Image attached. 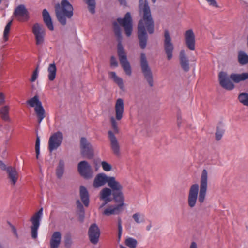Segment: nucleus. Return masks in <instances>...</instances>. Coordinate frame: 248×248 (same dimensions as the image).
<instances>
[{
	"label": "nucleus",
	"mask_w": 248,
	"mask_h": 248,
	"mask_svg": "<svg viewBox=\"0 0 248 248\" xmlns=\"http://www.w3.org/2000/svg\"><path fill=\"white\" fill-rule=\"evenodd\" d=\"M182 122V118L178 116L177 117V125L178 127H180L181 125V124Z\"/></svg>",
	"instance_id": "50"
},
{
	"label": "nucleus",
	"mask_w": 248,
	"mask_h": 248,
	"mask_svg": "<svg viewBox=\"0 0 248 248\" xmlns=\"http://www.w3.org/2000/svg\"><path fill=\"white\" fill-rule=\"evenodd\" d=\"M238 60L241 65H245L248 63V55L243 51H240L238 55Z\"/></svg>",
	"instance_id": "32"
},
{
	"label": "nucleus",
	"mask_w": 248,
	"mask_h": 248,
	"mask_svg": "<svg viewBox=\"0 0 248 248\" xmlns=\"http://www.w3.org/2000/svg\"><path fill=\"white\" fill-rule=\"evenodd\" d=\"M7 172L8 178L10 180L13 185H15L18 180V173L16 169L12 167H8L7 169Z\"/></svg>",
	"instance_id": "28"
},
{
	"label": "nucleus",
	"mask_w": 248,
	"mask_h": 248,
	"mask_svg": "<svg viewBox=\"0 0 248 248\" xmlns=\"http://www.w3.org/2000/svg\"><path fill=\"white\" fill-rule=\"evenodd\" d=\"M218 80L220 85L224 89L230 91L234 88V84L226 72H220L218 75Z\"/></svg>",
	"instance_id": "15"
},
{
	"label": "nucleus",
	"mask_w": 248,
	"mask_h": 248,
	"mask_svg": "<svg viewBox=\"0 0 248 248\" xmlns=\"http://www.w3.org/2000/svg\"><path fill=\"white\" fill-rule=\"evenodd\" d=\"M115 118L112 116L110 118V121L113 131L109 130L108 132V137L110 142V147L113 154L116 156L120 155V146L119 142L115 136V134L119 133L117 121H120L124 112V103L122 98H118L115 105Z\"/></svg>",
	"instance_id": "3"
},
{
	"label": "nucleus",
	"mask_w": 248,
	"mask_h": 248,
	"mask_svg": "<svg viewBox=\"0 0 248 248\" xmlns=\"http://www.w3.org/2000/svg\"><path fill=\"white\" fill-rule=\"evenodd\" d=\"M14 14L19 21L25 22L29 18V12L23 4L18 5L15 9Z\"/></svg>",
	"instance_id": "17"
},
{
	"label": "nucleus",
	"mask_w": 248,
	"mask_h": 248,
	"mask_svg": "<svg viewBox=\"0 0 248 248\" xmlns=\"http://www.w3.org/2000/svg\"><path fill=\"white\" fill-rule=\"evenodd\" d=\"M108 186L112 191L114 201L116 202H124V197L122 192L123 186L114 177L109 176Z\"/></svg>",
	"instance_id": "6"
},
{
	"label": "nucleus",
	"mask_w": 248,
	"mask_h": 248,
	"mask_svg": "<svg viewBox=\"0 0 248 248\" xmlns=\"http://www.w3.org/2000/svg\"><path fill=\"white\" fill-rule=\"evenodd\" d=\"M76 205H77V208L81 213V215H80V216H81V221H83V219L84 218V210L83 206L81 202H80V201L79 200L77 201Z\"/></svg>",
	"instance_id": "40"
},
{
	"label": "nucleus",
	"mask_w": 248,
	"mask_h": 248,
	"mask_svg": "<svg viewBox=\"0 0 248 248\" xmlns=\"http://www.w3.org/2000/svg\"><path fill=\"white\" fill-rule=\"evenodd\" d=\"M151 225L148 226L147 227V230L148 231H149V230H150V229H151Z\"/></svg>",
	"instance_id": "54"
},
{
	"label": "nucleus",
	"mask_w": 248,
	"mask_h": 248,
	"mask_svg": "<svg viewBox=\"0 0 248 248\" xmlns=\"http://www.w3.org/2000/svg\"><path fill=\"white\" fill-rule=\"evenodd\" d=\"M151 0L153 2V3H155L156 1V0Z\"/></svg>",
	"instance_id": "55"
},
{
	"label": "nucleus",
	"mask_w": 248,
	"mask_h": 248,
	"mask_svg": "<svg viewBox=\"0 0 248 248\" xmlns=\"http://www.w3.org/2000/svg\"><path fill=\"white\" fill-rule=\"evenodd\" d=\"M40 138L37 135V138H36V142H35V152H36V157L37 159L39 158V155L40 154Z\"/></svg>",
	"instance_id": "41"
},
{
	"label": "nucleus",
	"mask_w": 248,
	"mask_h": 248,
	"mask_svg": "<svg viewBox=\"0 0 248 248\" xmlns=\"http://www.w3.org/2000/svg\"><path fill=\"white\" fill-rule=\"evenodd\" d=\"M64 168V162L63 160H61L59 161V165L56 169V174L58 178L61 177L63 173Z\"/></svg>",
	"instance_id": "34"
},
{
	"label": "nucleus",
	"mask_w": 248,
	"mask_h": 248,
	"mask_svg": "<svg viewBox=\"0 0 248 248\" xmlns=\"http://www.w3.org/2000/svg\"><path fill=\"white\" fill-rule=\"evenodd\" d=\"M119 1H120V2L121 4H124V5L125 4L126 2H125V0H119Z\"/></svg>",
	"instance_id": "53"
},
{
	"label": "nucleus",
	"mask_w": 248,
	"mask_h": 248,
	"mask_svg": "<svg viewBox=\"0 0 248 248\" xmlns=\"http://www.w3.org/2000/svg\"><path fill=\"white\" fill-rule=\"evenodd\" d=\"M140 14H142V18L138 24V36L141 49H144L147 45V33L152 34L154 31V22L152 18L150 7L147 0H140L139 2Z\"/></svg>",
	"instance_id": "1"
},
{
	"label": "nucleus",
	"mask_w": 248,
	"mask_h": 248,
	"mask_svg": "<svg viewBox=\"0 0 248 248\" xmlns=\"http://www.w3.org/2000/svg\"><path fill=\"white\" fill-rule=\"evenodd\" d=\"M63 140L62 133L58 131L52 134L48 140V150L51 152L56 150L61 144Z\"/></svg>",
	"instance_id": "12"
},
{
	"label": "nucleus",
	"mask_w": 248,
	"mask_h": 248,
	"mask_svg": "<svg viewBox=\"0 0 248 248\" xmlns=\"http://www.w3.org/2000/svg\"><path fill=\"white\" fill-rule=\"evenodd\" d=\"M72 244V240L70 235H67L64 238V245L66 248H70Z\"/></svg>",
	"instance_id": "42"
},
{
	"label": "nucleus",
	"mask_w": 248,
	"mask_h": 248,
	"mask_svg": "<svg viewBox=\"0 0 248 248\" xmlns=\"http://www.w3.org/2000/svg\"><path fill=\"white\" fill-rule=\"evenodd\" d=\"M164 50L167 55V59L169 60H171L173 57V51L174 46L171 42V38L169 32L166 30L164 32Z\"/></svg>",
	"instance_id": "14"
},
{
	"label": "nucleus",
	"mask_w": 248,
	"mask_h": 248,
	"mask_svg": "<svg viewBox=\"0 0 248 248\" xmlns=\"http://www.w3.org/2000/svg\"><path fill=\"white\" fill-rule=\"evenodd\" d=\"M27 104L31 107L34 108V111L36 114L38 122L40 123L46 117L45 110L42 106V102L39 100L37 95H35L32 98L27 101Z\"/></svg>",
	"instance_id": "7"
},
{
	"label": "nucleus",
	"mask_w": 248,
	"mask_h": 248,
	"mask_svg": "<svg viewBox=\"0 0 248 248\" xmlns=\"http://www.w3.org/2000/svg\"><path fill=\"white\" fill-rule=\"evenodd\" d=\"M189 248H198L196 243L192 242L189 246Z\"/></svg>",
	"instance_id": "51"
},
{
	"label": "nucleus",
	"mask_w": 248,
	"mask_h": 248,
	"mask_svg": "<svg viewBox=\"0 0 248 248\" xmlns=\"http://www.w3.org/2000/svg\"><path fill=\"white\" fill-rule=\"evenodd\" d=\"M208 188V171L203 169L202 172L200 186L198 184H194L189 188L187 203L189 207L195 206L197 200L200 203H202L205 200Z\"/></svg>",
	"instance_id": "2"
},
{
	"label": "nucleus",
	"mask_w": 248,
	"mask_h": 248,
	"mask_svg": "<svg viewBox=\"0 0 248 248\" xmlns=\"http://www.w3.org/2000/svg\"><path fill=\"white\" fill-rule=\"evenodd\" d=\"M230 78L233 82L235 83H238L248 79V73H242L241 74L232 73L230 75Z\"/></svg>",
	"instance_id": "27"
},
{
	"label": "nucleus",
	"mask_w": 248,
	"mask_h": 248,
	"mask_svg": "<svg viewBox=\"0 0 248 248\" xmlns=\"http://www.w3.org/2000/svg\"><path fill=\"white\" fill-rule=\"evenodd\" d=\"M101 166L103 169L106 171H109L112 169L111 165L106 161H102Z\"/></svg>",
	"instance_id": "43"
},
{
	"label": "nucleus",
	"mask_w": 248,
	"mask_h": 248,
	"mask_svg": "<svg viewBox=\"0 0 248 248\" xmlns=\"http://www.w3.org/2000/svg\"><path fill=\"white\" fill-rule=\"evenodd\" d=\"M121 248H125V247H124V246H121Z\"/></svg>",
	"instance_id": "56"
},
{
	"label": "nucleus",
	"mask_w": 248,
	"mask_h": 248,
	"mask_svg": "<svg viewBox=\"0 0 248 248\" xmlns=\"http://www.w3.org/2000/svg\"><path fill=\"white\" fill-rule=\"evenodd\" d=\"M0 168L1 170H6L7 171L8 167H6V165L2 161H0Z\"/></svg>",
	"instance_id": "49"
},
{
	"label": "nucleus",
	"mask_w": 248,
	"mask_h": 248,
	"mask_svg": "<svg viewBox=\"0 0 248 248\" xmlns=\"http://www.w3.org/2000/svg\"><path fill=\"white\" fill-rule=\"evenodd\" d=\"M78 171L84 178L89 179L92 177L93 171L91 166L86 161H82L78 164Z\"/></svg>",
	"instance_id": "16"
},
{
	"label": "nucleus",
	"mask_w": 248,
	"mask_h": 248,
	"mask_svg": "<svg viewBox=\"0 0 248 248\" xmlns=\"http://www.w3.org/2000/svg\"><path fill=\"white\" fill-rule=\"evenodd\" d=\"M9 111L10 107L8 106H4L0 108V117L3 121L8 122L11 121Z\"/></svg>",
	"instance_id": "29"
},
{
	"label": "nucleus",
	"mask_w": 248,
	"mask_h": 248,
	"mask_svg": "<svg viewBox=\"0 0 248 248\" xmlns=\"http://www.w3.org/2000/svg\"><path fill=\"white\" fill-rule=\"evenodd\" d=\"M5 102V97L3 93H0V105Z\"/></svg>",
	"instance_id": "48"
},
{
	"label": "nucleus",
	"mask_w": 248,
	"mask_h": 248,
	"mask_svg": "<svg viewBox=\"0 0 248 248\" xmlns=\"http://www.w3.org/2000/svg\"><path fill=\"white\" fill-rule=\"evenodd\" d=\"M209 4L210 5L215 7H218V6L215 0H206Z\"/></svg>",
	"instance_id": "47"
},
{
	"label": "nucleus",
	"mask_w": 248,
	"mask_h": 248,
	"mask_svg": "<svg viewBox=\"0 0 248 248\" xmlns=\"http://www.w3.org/2000/svg\"><path fill=\"white\" fill-rule=\"evenodd\" d=\"M132 218L138 224L143 223L144 222V216L143 214H140L139 213H136L133 215Z\"/></svg>",
	"instance_id": "35"
},
{
	"label": "nucleus",
	"mask_w": 248,
	"mask_h": 248,
	"mask_svg": "<svg viewBox=\"0 0 248 248\" xmlns=\"http://www.w3.org/2000/svg\"><path fill=\"white\" fill-rule=\"evenodd\" d=\"M62 235L60 232L56 231L52 234L50 240V248H58L61 241Z\"/></svg>",
	"instance_id": "23"
},
{
	"label": "nucleus",
	"mask_w": 248,
	"mask_h": 248,
	"mask_svg": "<svg viewBox=\"0 0 248 248\" xmlns=\"http://www.w3.org/2000/svg\"><path fill=\"white\" fill-rule=\"evenodd\" d=\"M88 5L89 10L92 14L95 13V0H84Z\"/></svg>",
	"instance_id": "38"
},
{
	"label": "nucleus",
	"mask_w": 248,
	"mask_h": 248,
	"mask_svg": "<svg viewBox=\"0 0 248 248\" xmlns=\"http://www.w3.org/2000/svg\"><path fill=\"white\" fill-rule=\"evenodd\" d=\"M179 59L180 64L183 70L185 72H188L189 70V62L185 50H182L180 52Z\"/></svg>",
	"instance_id": "21"
},
{
	"label": "nucleus",
	"mask_w": 248,
	"mask_h": 248,
	"mask_svg": "<svg viewBox=\"0 0 248 248\" xmlns=\"http://www.w3.org/2000/svg\"><path fill=\"white\" fill-rule=\"evenodd\" d=\"M125 244L130 248H136L137 245V241L134 238L128 237L126 239Z\"/></svg>",
	"instance_id": "36"
},
{
	"label": "nucleus",
	"mask_w": 248,
	"mask_h": 248,
	"mask_svg": "<svg viewBox=\"0 0 248 248\" xmlns=\"http://www.w3.org/2000/svg\"><path fill=\"white\" fill-rule=\"evenodd\" d=\"M109 75L113 79L114 81L117 84L120 88L123 89L124 86L122 78L118 77L115 72H110Z\"/></svg>",
	"instance_id": "31"
},
{
	"label": "nucleus",
	"mask_w": 248,
	"mask_h": 248,
	"mask_svg": "<svg viewBox=\"0 0 248 248\" xmlns=\"http://www.w3.org/2000/svg\"><path fill=\"white\" fill-rule=\"evenodd\" d=\"M239 102L243 105L248 106V93L243 92L240 93L238 97Z\"/></svg>",
	"instance_id": "33"
},
{
	"label": "nucleus",
	"mask_w": 248,
	"mask_h": 248,
	"mask_svg": "<svg viewBox=\"0 0 248 248\" xmlns=\"http://www.w3.org/2000/svg\"><path fill=\"white\" fill-rule=\"evenodd\" d=\"M80 197L85 206L88 207L89 205V194L86 188L84 186H80Z\"/></svg>",
	"instance_id": "26"
},
{
	"label": "nucleus",
	"mask_w": 248,
	"mask_h": 248,
	"mask_svg": "<svg viewBox=\"0 0 248 248\" xmlns=\"http://www.w3.org/2000/svg\"><path fill=\"white\" fill-rule=\"evenodd\" d=\"M111 194H112V191L109 188H104L100 191V199L104 201V203L100 206V208H102L105 204L111 201L110 196Z\"/></svg>",
	"instance_id": "24"
},
{
	"label": "nucleus",
	"mask_w": 248,
	"mask_h": 248,
	"mask_svg": "<svg viewBox=\"0 0 248 248\" xmlns=\"http://www.w3.org/2000/svg\"><path fill=\"white\" fill-rule=\"evenodd\" d=\"M224 133V130L222 127L217 126L215 133L216 140L217 141L219 140L222 138Z\"/></svg>",
	"instance_id": "39"
},
{
	"label": "nucleus",
	"mask_w": 248,
	"mask_h": 248,
	"mask_svg": "<svg viewBox=\"0 0 248 248\" xmlns=\"http://www.w3.org/2000/svg\"><path fill=\"white\" fill-rule=\"evenodd\" d=\"M109 176H107L104 173H99L96 175L95 177L93 183V186L95 188H98L106 183H108V180Z\"/></svg>",
	"instance_id": "20"
},
{
	"label": "nucleus",
	"mask_w": 248,
	"mask_h": 248,
	"mask_svg": "<svg viewBox=\"0 0 248 248\" xmlns=\"http://www.w3.org/2000/svg\"><path fill=\"white\" fill-rule=\"evenodd\" d=\"M88 234L90 241L92 244L95 245L98 242L100 231L96 224H92L90 226L88 230Z\"/></svg>",
	"instance_id": "18"
},
{
	"label": "nucleus",
	"mask_w": 248,
	"mask_h": 248,
	"mask_svg": "<svg viewBox=\"0 0 248 248\" xmlns=\"http://www.w3.org/2000/svg\"><path fill=\"white\" fill-rule=\"evenodd\" d=\"M80 148L81 155L87 158L91 159L93 156V150L91 143L87 139L82 137L80 140Z\"/></svg>",
	"instance_id": "11"
},
{
	"label": "nucleus",
	"mask_w": 248,
	"mask_h": 248,
	"mask_svg": "<svg viewBox=\"0 0 248 248\" xmlns=\"http://www.w3.org/2000/svg\"><path fill=\"white\" fill-rule=\"evenodd\" d=\"M38 72H39V71H38V68L37 67L33 72V74L32 75L31 78L30 79V81L31 82H32L36 80V79L37 78V77L38 76Z\"/></svg>",
	"instance_id": "45"
},
{
	"label": "nucleus",
	"mask_w": 248,
	"mask_h": 248,
	"mask_svg": "<svg viewBox=\"0 0 248 248\" xmlns=\"http://www.w3.org/2000/svg\"><path fill=\"white\" fill-rule=\"evenodd\" d=\"M117 21L120 25L124 27L126 36L129 37L132 31V20L130 13L127 12L124 18H118Z\"/></svg>",
	"instance_id": "13"
},
{
	"label": "nucleus",
	"mask_w": 248,
	"mask_h": 248,
	"mask_svg": "<svg viewBox=\"0 0 248 248\" xmlns=\"http://www.w3.org/2000/svg\"><path fill=\"white\" fill-rule=\"evenodd\" d=\"M118 240L120 241L121 239V237L122 234V222L121 219H119L118 222Z\"/></svg>",
	"instance_id": "44"
},
{
	"label": "nucleus",
	"mask_w": 248,
	"mask_h": 248,
	"mask_svg": "<svg viewBox=\"0 0 248 248\" xmlns=\"http://www.w3.org/2000/svg\"><path fill=\"white\" fill-rule=\"evenodd\" d=\"M113 27L115 34L119 42L117 46V52L120 63L125 73L127 75L130 76L131 75V66L127 61L126 54L121 43L122 37L121 28L116 22L113 23Z\"/></svg>",
	"instance_id": "4"
},
{
	"label": "nucleus",
	"mask_w": 248,
	"mask_h": 248,
	"mask_svg": "<svg viewBox=\"0 0 248 248\" xmlns=\"http://www.w3.org/2000/svg\"><path fill=\"white\" fill-rule=\"evenodd\" d=\"M47 71L48 73V78L50 81H53L56 75L57 68L54 63L50 64L48 66Z\"/></svg>",
	"instance_id": "30"
},
{
	"label": "nucleus",
	"mask_w": 248,
	"mask_h": 248,
	"mask_svg": "<svg viewBox=\"0 0 248 248\" xmlns=\"http://www.w3.org/2000/svg\"><path fill=\"white\" fill-rule=\"evenodd\" d=\"M110 65L111 66L117 67L118 66V62L116 58L114 56H111L110 59Z\"/></svg>",
	"instance_id": "46"
},
{
	"label": "nucleus",
	"mask_w": 248,
	"mask_h": 248,
	"mask_svg": "<svg viewBox=\"0 0 248 248\" xmlns=\"http://www.w3.org/2000/svg\"><path fill=\"white\" fill-rule=\"evenodd\" d=\"M32 32L35 37L36 45L42 46L46 36V31L43 25L39 23L34 24L32 28Z\"/></svg>",
	"instance_id": "10"
},
{
	"label": "nucleus",
	"mask_w": 248,
	"mask_h": 248,
	"mask_svg": "<svg viewBox=\"0 0 248 248\" xmlns=\"http://www.w3.org/2000/svg\"><path fill=\"white\" fill-rule=\"evenodd\" d=\"M12 24V21L9 22L5 27L3 32V40L5 42L8 41L9 38V34L10 32V28Z\"/></svg>",
	"instance_id": "37"
},
{
	"label": "nucleus",
	"mask_w": 248,
	"mask_h": 248,
	"mask_svg": "<svg viewBox=\"0 0 248 248\" xmlns=\"http://www.w3.org/2000/svg\"><path fill=\"white\" fill-rule=\"evenodd\" d=\"M12 231H13L14 234L16 236V237H17L18 236L17 232L16 229V228L14 226H12Z\"/></svg>",
	"instance_id": "52"
},
{
	"label": "nucleus",
	"mask_w": 248,
	"mask_h": 248,
	"mask_svg": "<svg viewBox=\"0 0 248 248\" xmlns=\"http://www.w3.org/2000/svg\"><path fill=\"white\" fill-rule=\"evenodd\" d=\"M1 3V0H0V4Z\"/></svg>",
	"instance_id": "57"
},
{
	"label": "nucleus",
	"mask_w": 248,
	"mask_h": 248,
	"mask_svg": "<svg viewBox=\"0 0 248 248\" xmlns=\"http://www.w3.org/2000/svg\"><path fill=\"white\" fill-rule=\"evenodd\" d=\"M43 215V208L40 209L37 212L35 213L30 218V221L32 225L31 226V235L33 239H36L38 235V230L39 228L40 221Z\"/></svg>",
	"instance_id": "9"
},
{
	"label": "nucleus",
	"mask_w": 248,
	"mask_h": 248,
	"mask_svg": "<svg viewBox=\"0 0 248 248\" xmlns=\"http://www.w3.org/2000/svg\"><path fill=\"white\" fill-rule=\"evenodd\" d=\"M55 8L58 20L62 25H66V18H71L73 15L72 5L67 0H62L61 4H56Z\"/></svg>",
	"instance_id": "5"
},
{
	"label": "nucleus",
	"mask_w": 248,
	"mask_h": 248,
	"mask_svg": "<svg viewBox=\"0 0 248 248\" xmlns=\"http://www.w3.org/2000/svg\"><path fill=\"white\" fill-rule=\"evenodd\" d=\"M140 63L142 72L150 86H153V77L152 70L149 67L146 55L141 53L140 57Z\"/></svg>",
	"instance_id": "8"
},
{
	"label": "nucleus",
	"mask_w": 248,
	"mask_h": 248,
	"mask_svg": "<svg viewBox=\"0 0 248 248\" xmlns=\"http://www.w3.org/2000/svg\"><path fill=\"white\" fill-rule=\"evenodd\" d=\"M117 205H111L106 208L103 212V214L106 216L117 214L122 210V207L124 204V202H119Z\"/></svg>",
	"instance_id": "22"
},
{
	"label": "nucleus",
	"mask_w": 248,
	"mask_h": 248,
	"mask_svg": "<svg viewBox=\"0 0 248 248\" xmlns=\"http://www.w3.org/2000/svg\"><path fill=\"white\" fill-rule=\"evenodd\" d=\"M185 43L190 50H194L195 49V38L192 30L189 29L186 31L185 34Z\"/></svg>",
	"instance_id": "19"
},
{
	"label": "nucleus",
	"mask_w": 248,
	"mask_h": 248,
	"mask_svg": "<svg viewBox=\"0 0 248 248\" xmlns=\"http://www.w3.org/2000/svg\"><path fill=\"white\" fill-rule=\"evenodd\" d=\"M42 16L43 21L46 27L51 31L54 30V26L52 19L49 12L46 9H44L42 11Z\"/></svg>",
	"instance_id": "25"
}]
</instances>
